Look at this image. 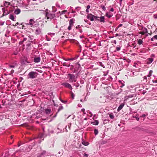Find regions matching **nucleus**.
Here are the masks:
<instances>
[{"mask_svg": "<svg viewBox=\"0 0 157 157\" xmlns=\"http://www.w3.org/2000/svg\"><path fill=\"white\" fill-rule=\"evenodd\" d=\"M45 17H47V19H49L51 20L56 17L55 13H52L50 11H49L48 9L45 10Z\"/></svg>", "mask_w": 157, "mask_h": 157, "instance_id": "f257e3e1", "label": "nucleus"}, {"mask_svg": "<svg viewBox=\"0 0 157 157\" xmlns=\"http://www.w3.org/2000/svg\"><path fill=\"white\" fill-rule=\"evenodd\" d=\"M38 75L36 72L31 71L28 75V78H36Z\"/></svg>", "mask_w": 157, "mask_h": 157, "instance_id": "f03ea898", "label": "nucleus"}, {"mask_svg": "<svg viewBox=\"0 0 157 157\" xmlns=\"http://www.w3.org/2000/svg\"><path fill=\"white\" fill-rule=\"evenodd\" d=\"M68 77L69 78V79L70 82H75L76 81L75 78H77V77H75V76L73 74H68Z\"/></svg>", "mask_w": 157, "mask_h": 157, "instance_id": "7ed1b4c3", "label": "nucleus"}, {"mask_svg": "<svg viewBox=\"0 0 157 157\" xmlns=\"http://www.w3.org/2000/svg\"><path fill=\"white\" fill-rule=\"evenodd\" d=\"M75 21V20L74 18H72L69 21V26L68 27V30H70L71 29V27L73 26V24Z\"/></svg>", "mask_w": 157, "mask_h": 157, "instance_id": "20e7f679", "label": "nucleus"}, {"mask_svg": "<svg viewBox=\"0 0 157 157\" xmlns=\"http://www.w3.org/2000/svg\"><path fill=\"white\" fill-rule=\"evenodd\" d=\"M35 23V22L34 20L32 19L29 20V22L27 24H25L26 25H30L31 27H32L33 26L34 24Z\"/></svg>", "mask_w": 157, "mask_h": 157, "instance_id": "39448f33", "label": "nucleus"}, {"mask_svg": "<svg viewBox=\"0 0 157 157\" xmlns=\"http://www.w3.org/2000/svg\"><path fill=\"white\" fill-rule=\"evenodd\" d=\"M62 85L64 86L65 87H67L70 89L71 90H72V88L71 86L68 83L65 82L62 84Z\"/></svg>", "mask_w": 157, "mask_h": 157, "instance_id": "423d86ee", "label": "nucleus"}, {"mask_svg": "<svg viewBox=\"0 0 157 157\" xmlns=\"http://www.w3.org/2000/svg\"><path fill=\"white\" fill-rule=\"evenodd\" d=\"M154 59L152 58H147L145 61L146 63L147 64H151L153 61Z\"/></svg>", "mask_w": 157, "mask_h": 157, "instance_id": "0eeeda50", "label": "nucleus"}, {"mask_svg": "<svg viewBox=\"0 0 157 157\" xmlns=\"http://www.w3.org/2000/svg\"><path fill=\"white\" fill-rule=\"evenodd\" d=\"M2 10L3 12V14L2 16L6 15L9 13V12L8 10L7 9L6 10L5 8H2Z\"/></svg>", "mask_w": 157, "mask_h": 157, "instance_id": "6e6552de", "label": "nucleus"}, {"mask_svg": "<svg viewBox=\"0 0 157 157\" xmlns=\"http://www.w3.org/2000/svg\"><path fill=\"white\" fill-rule=\"evenodd\" d=\"M94 15L91 13H89L87 16V18L90 20L91 21H94Z\"/></svg>", "mask_w": 157, "mask_h": 157, "instance_id": "1a4fd4ad", "label": "nucleus"}, {"mask_svg": "<svg viewBox=\"0 0 157 157\" xmlns=\"http://www.w3.org/2000/svg\"><path fill=\"white\" fill-rule=\"evenodd\" d=\"M147 28H144V29L142 31L140 32H139V33L140 34L144 35L146 33H147Z\"/></svg>", "mask_w": 157, "mask_h": 157, "instance_id": "9d476101", "label": "nucleus"}, {"mask_svg": "<svg viewBox=\"0 0 157 157\" xmlns=\"http://www.w3.org/2000/svg\"><path fill=\"white\" fill-rule=\"evenodd\" d=\"M40 57H35L34 59V62L35 63H37L40 61Z\"/></svg>", "mask_w": 157, "mask_h": 157, "instance_id": "9b49d317", "label": "nucleus"}, {"mask_svg": "<svg viewBox=\"0 0 157 157\" xmlns=\"http://www.w3.org/2000/svg\"><path fill=\"white\" fill-rule=\"evenodd\" d=\"M105 16L108 18H110L113 16V14L110 12H107L106 13Z\"/></svg>", "mask_w": 157, "mask_h": 157, "instance_id": "f8f14e48", "label": "nucleus"}, {"mask_svg": "<svg viewBox=\"0 0 157 157\" xmlns=\"http://www.w3.org/2000/svg\"><path fill=\"white\" fill-rule=\"evenodd\" d=\"M9 17L10 19L13 21H16L15 19L16 18V16H15L14 17L13 15L12 14H10Z\"/></svg>", "mask_w": 157, "mask_h": 157, "instance_id": "ddd939ff", "label": "nucleus"}, {"mask_svg": "<svg viewBox=\"0 0 157 157\" xmlns=\"http://www.w3.org/2000/svg\"><path fill=\"white\" fill-rule=\"evenodd\" d=\"M124 103H121V104L118 107L117 109V111H120L123 108V107L124 106Z\"/></svg>", "mask_w": 157, "mask_h": 157, "instance_id": "4468645a", "label": "nucleus"}, {"mask_svg": "<svg viewBox=\"0 0 157 157\" xmlns=\"http://www.w3.org/2000/svg\"><path fill=\"white\" fill-rule=\"evenodd\" d=\"M10 2L5 1L4 3V6L6 8H7L8 6L10 5Z\"/></svg>", "mask_w": 157, "mask_h": 157, "instance_id": "2eb2a0df", "label": "nucleus"}, {"mask_svg": "<svg viewBox=\"0 0 157 157\" xmlns=\"http://www.w3.org/2000/svg\"><path fill=\"white\" fill-rule=\"evenodd\" d=\"M99 21L101 22H103V23L105 22V17L104 16H101L100 17H99Z\"/></svg>", "mask_w": 157, "mask_h": 157, "instance_id": "dca6fc26", "label": "nucleus"}, {"mask_svg": "<svg viewBox=\"0 0 157 157\" xmlns=\"http://www.w3.org/2000/svg\"><path fill=\"white\" fill-rule=\"evenodd\" d=\"M46 153V151H43L39 155L37 156V157H40L42 156H44Z\"/></svg>", "mask_w": 157, "mask_h": 157, "instance_id": "f3484780", "label": "nucleus"}, {"mask_svg": "<svg viewBox=\"0 0 157 157\" xmlns=\"http://www.w3.org/2000/svg\"><path fill=\"white\" fill-rule=\"evenodd\" d=\"M21 12V10L19 9H17L14 10V13L16 14H19Z\"/></svg>", "mask_w": 157, "mask_h": 157, "instance_id": "a211bd4d", "label": "nucleus"}, {"mask_svg": "<svg viewBox=\"0 0 157 157\" xmlns=\"http://www.w3.org/2000/svg\"><path fill=\"white\" fill-rule=\"evenodd\" d=\"M63 66H66L68 67L70 65V63L64 62L63 63Z\"/></svg>", "mask_w": 157, "mask_h": 157, "instance_id": "6ab92c4d", "label": "nucleus"}, {"mask_svg": "<svg viewBox=\"0 0 157 157\" xmlns=\"http://www.w3.org/2000/svg\"><path fill=\"white\" fill-rule=\"evenodd\" d=\"M91 123L94 125H97L98 124L99 121L98 120H95L94 121L91 122Z\"/></svg>", "mask_w": 157, "mask_h": 157, "instance_id": "aec40b11", "label": "nucleus"}, {"mask_svg": "<svg viewBox=\"0 0 157 157\" xmlns=\"http://www.w3.org/2000/svg\"><path fill=\"white\" fill-rule=\"evenodd\" d=\"M51 111L50 109H45V112L47 114H50Z\"/></svg>", "mask_w": 157, "mask_h": 157, "instance_id": "412c9836", "label": "nucleus"}, {"mask_svg": "<svg viewBox=\"0 0 157 157\" xmlns=\"http://www.w3.org/2000/svg\"><path fill=\"white\" fill-rule=\"evenodd\" d=\"M41 32V30L40 28H38L36 30L35 33L36 34H38L40 33Z\"/></svg>", "mask_w": 157, "mask_h": 157, "instance_id": "4be33fe9", "label": "nucleus"}, {"mask_svg": "<svg viewBox=\"0 0 157 157\" xmlns=\"http://www.w3.org/2000/svg\"><path fill=\"white\" fill-rule=\"evenodd\" d=\"M119 82L121 83L120 84V86L122 87L124 85V82L123 81H119Z\"/></svg>", "mask_w": 157, "mask_h": 157, "instance_id": "5701e85b", "label": "nucleus"}, {"mask_svg": "<svg viewBox=\"0 0 157 157\" xmlns=\"http://www.w3.org/2000/svg\"><path fill=\"white\" fill-rule=\"evenodd\" d=\"M82 144L84 145H85V146H87L89 144V143L88 142H85V141H83L82 142Z\"/></svg>", "mask_w": 157, "mask_h": 157, "instance_id": "b1692460", "label": "nucleus"}, {"mask_svg": "<svg viewBox=\"0 0 157 157\" xmlns=\"http://www.w3.org/2000/svg\"><path fill=\"white\" fill-rule=\"evenodd\" d=\"M99 17L98 16H95L94 15V20H95V21H99Z\"/></svg>", "mask_w": 157, "mask_h": 157, "instance_id": "393cba45", "label": "nucleus"}, {"mask_svg": "<svg viewBox=\"0 0 157 157\" xmlns=\"http://www.w3.org/2000/svg\"><path fill=\"white\" fill-rule=\"evenodd\" d=\"M17 66V64L15 63L14 65H10L9 67L10 68H14Z\"/></svg>", "mask_w": 157, "mask_h": 157, "instance_id": "a878e982", "label": "nucleus"}, {"mask_svg": "<svg viewBox=\"0 0 157 157\" xmlns=\"http://www.w3.org/2000/svg\"><path fill=\"white\" fill-rule=\"evenodd\" d=\"M138 43L139 44H141L143 43V40H142L139 39L138 41Z\"/></svg>", "mask_w": 157, "mask_h": 157, "instance_id": "bb28decb", "label": "nucleus"}, {"mask_svg": "<svg viewBox=\"0 0 157 157\" xmlns=\"http://www.w3.org/2000/svg\"><path fill=\"white\" fill-rule=\"evenodd\" d=\"M94 133L95 135H97L98 134V130L97 129H95L94 130Z\"/></svg>", "mask_w": 157, "mask_h": 157, "instance_id": "cd10ccee", "label": "nucleus"}, {"mask_svg": "<svg viewBox=\"0 0 157 157\" xmlns=\"http://www.w3.org/2000/svg\"><path fill=\"white\" fill-rule=\"evenodd\" d=\"M63 109V107L62 105L59 106L58 109V112H59L60 110Z\"/></svg>", "mask_w": 157, "mask_h": 157, "instance_id": "c85d7f7f", "label": "nucleus"}, {"mask_svg": "<svg viewBox=\"0 0 157 157\" xmlns=\"http://www.w3.org/2000/svg\"><path fill=\"white\" fill-rule=\"evenodd\" d=\"M110 118L112 119H113L114 118V116L112 113H111L109 115Z\"/></svg>", "mask_w": 157, "mask_h": 157, "instance_id": "c756f323", "label": "nucleus"}, {"mask_svg": "<svg viewBox=\"0 0 157 157\" xmlns=\"http://www.w3.org/2000/svg\"><path fill=\"white\" fill-rule=\"evenodd\" d=\"M67 12V10H64L62 12H61V13H60V15L62 14H65L66 12Z\"/></svg>", "mask_w": 157, "mask_h": 157, "instance_id": "7c9ffc66", "label": "nucleus"}, {"mask_svg": "<svg viewBox=\"0 0 157 157\" xmlns=\"http://www.w3.org/2000/svg\"><path fill=\"white\" fill-rule=\"evenodd\" d=\"M138 117V115H137V117L135 116H132L133 117L136 118V120L137 121H139V118Z\"/></svg>", "mask_w": 157, "mask_h": 157, "instance_id": "2f4dec72", "label": "nucleus"}, {"mask_svg": "<svg viewBox=\"0 0 157 157\" xmlns=\"http://www.w3.org/2000/svg\"><path fill=\"white\" fill-rule=\"evenodd\" d=\"M121 48L120 47H116V51H119L120 50Z\"/></svg>", "mask_w": 157, "mask_h": 157, "instance_id": "473e14b6", "label": "nucleus"}, {"mask_svg": "<svg viewBox=\"0 0 157 157\" xmlns=\"http://www.w3.org/2000/svg\"><path fill=\"white\" fill-rule=\"evenodd\" d=\"M60 100L63 103H66L67 102V101H63L61 98L60 99Z\"/></svg>", "mask_w": 157, "mask_h": 157, "instance_id": "72a5a7b5", "label": "nucleus"}, {"mask_svg": "<svg viewBox=\"0 0 157 157\" xmlns=\"http://www.w3.org/2000/svg\"><path fill=\"white\" fill-rule=\"evenodd\" d=\"M99 65L101 66L103 68H105V67L104 66V65L101 62H100L99 63Z\"/></svg>", "mask_w": 157, "mask_h": 157, "instance_id": "f704fd0d", "label": "nucleus"}, {"mask_svg": "<svg viewBox=\"0 0 157 157\" xmlns=\"http://www.w3.org/2000/svg\"><path fill=\"white\" fill-rule=\"evenodd\" d=\"M33 41H29L28 43L27 44V45L28 46H29L31 44V42H32Z\"/></svg>", "mask_w": 157, "mask_h": 157, "instance_id": "c9c22d12", "label": "nucleus"}, {"mask_svg": "<svg viewBox=\"0 0 157 157\" xmlns=\"http://www.w3.org/2000/svg\"><path fill=\"white\" fill-rule=\"evenodd\" d=\"M101 7L104 11H105L106 10L105 7L104 6H101Z\"/></svg>", "mask_w": 157, "mask_h": 157, "instance_id": "e433bc0d", "label": "nucleus"}, {"mask_svg": "<svg viewBox=\"0 0 157 157\" xmlns=\"http://www.w3.org/2000/svg\"><path fill=\"white\" fill-rule=\"evenodd\" d=\"M144 28L145 27H144L143 26H141L140 27H139V29L140 30L142 31Z\"/></svg>", "mask_w": 157, "mask_h": 157, "instance_id": "4c0bfd02", "label": "nucleus"}, {"mask_svg": "<svg viewBox=\"0 0 157 157\" xmlns=\"http://www.w3.org/2000/svg\"><path fill=\"white\" fill-rule=\"evenodd\" d=\"M4 22H3L2 21H1L0 22V26L2 25H4Z\"/></svg>", "mask_w": 157, "mask_h": 157, "instance_id": "58836bf2", "label": "nucleus"}, {"mask_svg": "<svg viewBox=\"0 0 157 157\" xmlns=\"http://www.w3.org/2000/svg\"><path fill=\"white\" fill-rule=\"evenodd\" d=\"M43 136V135L42 134H41L40 135L38 136V137L40 139H41L42 137Z\"/></svg>", "mask_w": 157, "mask_h": 157, "instance_id": "ea45409f", "label": "nucleus"}, {"mask_svg": "<svg viewBox=\"0 0 157 157\" xmlns=\"http://www.w3.org/2000/svg\"><path fill=\"white\" fill-rule=\"evenodd\" d=\"M153 38H154V39L157 40V35L154 36Z\"/></svg>", "mask_w": 157, "mask_h": 157, "instance_id": "a19ab883", "label": "nucleus"}, {"mask_svg": "<svg viewBox=\"0 0 157 157\" xmlns=\"http://www.w3.org/2000/svg\"><path fill=\"white\" fill-rule=\"evenodd\" d=\"M123 25L122 24H120L118 26L117 28V29L118 28H120V27L122 26Z\"/></svg>", "mask_w": 157, "mask_h": 157, "instance_id": "79ce46f5", "label": "nucleus"}, {"mask_svg": "<svg viewBox=\"0 0 157 157\" xmlns=\"http://www.w3.org/2000/svg\"><path fill=\"white\" fill-rule=\"evenodd\" d=\"M74 95L73 94V93H71V97H72V98L73 99H74Z\"/></svg>", "mask_w": 157, "mask_h": 157, "instance_id": "37998d69", "label": "nucleus"}, {"mask_svg": "<svg viewBox=\"0 0 157 157\" xmlns=\"http://www.w3.org/2000/svg\"><path fill=\"white\" fill-rule=\"evenodd\" d=\"M153 17L155 19H157V15L156 14H155L153 16Z\"/></svg>", "mask_w": 157, "mask_h": 157, "instance_id": "c03bdc74", "label": "nucleus"}, {"mask_svg": "<svg viewBox=\"0 0 157 157\" xmlns=\"http://www.w3.org/2000/svg\"><path fill=\"white\" fill-rule=\"evenodd\" d=\"M84 156L86 157H87L88 156V155L86 153H85Z\"/></svg>", "mask_w": 157, "mask_h": 157, "instance_id": "a18cd8bd", "label": "nucleus"}, {"mask_svg": "<svg viewBox=\"0 0 157 157\" xmlns=\"http://www.w3.org/2000/svg\"><path fill=\"white\" fill-rule=\"evenodd\" d=\"M114 9L113 8H112L109 11L111 12H113L114 11Z\"/></svg>", "mask_w": 157, "mask_h": 157, "instance_id": "49530a36", "label": "nucleus"}, {"mask_svg": "<svg viewBox=\"0 0 157 157\" xmlns=\"http://www.w3.org/2000/svg\"><path fill=\"white\" fill-rule=\"evenodd\" d=\"M81 111L82 112H83L84 113V114H86V113H85V109H81Z\"/></svg>", "mask_w": 157, "mask_h": 157, "instance_id": "de8ad7c7", "label": "nucleus"}, {"mask_svg": "<svg viewBox=\"0 0 157 157\" xmlns=\"http://www.w3.org/2000/svg\"><path fill=\"white\" fill-rule=\"evenodd\" d=\"M112 43H113L115 44H116L117 41L116 40H114L112 42Z\"/></svg>", "mask_w": 157, "mask_h": 157, "instance_id": "09e8293b", "label": "nucleus"}, {"mask_svg": "<svg viewBox=\"0 0 157 157\" xmlns=\"http://www.w3.org/2000/svg\"><path fill=\"white\" fill-rule=\"evenodd\" d=\"M152 82L153 83H157V79L156 80H153Z\"/></svg>", "mask_w": 157, "mask_h": 157, "instance_id": "8fccbe9b", "label": "nucleus"}, {"mask_svg": "<svg viewBox=\"0 0 157 157\" xmlns=\"http://www.w3.org/2000/svg\"><path fill=\"white\" fill-rule=\"evenodd\" d=\"M27 38H24L23 39V40L21 42H23L24 41H26L27 40Z\"/></svg>", "mask_w": 157, "mask_h": 157, "instance_id": "3c124183", "label": "nucleus"}, {"mask_svg": "<svg viewBox=\"0 0 157 157\" xmlns=\"http://www.w3.org/2000/svg\"><path fill=\"white\" fill-rule=\"evenodd\" d=\"M80 25H78L76 26V29H78V28H80Z\"/></svg>", "mask_w": 157, "mask_h": 157, "instance_id": "603ef678", "label": "nucleus"}, {"mask_svg": "<svg viewBox=\"0 0 157 157\" xmlns=\"http://www.w3.org/2000/svg\"><path fill=\"white\" fill-rule=\"evenodd\" d=\"M90 5H88L87 6V9H89L90 8Z\"/></svg>", "mask_w": 157, "mask_h": 157, "instance_id": "864d4df0", "label": "nucleus"}, {"mask_svg": "<svg viewBox=\"0 0 157 157\" xmlns=\"http://www.w3.org/2000/svg\"><path fill=\"white\" fill-rule=\"evenodd\" d=\"M79 32L82 33V29H79Z\"/></svg>", "mask_w": 157, "mask_h": 157, "instance_id": "5fc2aeb1", "label": "nucleus"}, {"mask_svg": "<svg viewBox=\"0 0 157 157\" xmlns=\"http://www.w3.org/2000/svg\"><path fill=\"white\" fill-rule=\"evenodd\" d=\"M152 72H153L151 70L149 72V74H151H151H152Z\"/></svg>", "mask_w": 157, "mask_h": 157, "instance_id": "6e6d98bb", "label": "nucleus"}, {"mask_svg": "<svg viewBox=\"0 0 157 157\" xmlns=\"http://www.w3.org/2000/svg\"><path fill=\"white\" fill-rule=\"evenodd\" d=\"M131 72V73H130V75H132L133 76L134 75V73L133 72H132V71Z\"/></svg>", "mask_w": 157, "mask_h": 157, "instance_id": "4d7b16f0", "label": "nucleus"}, {"mask_svg": "<svg viewBox=\"0 0 157 157\" xmlns=\"http://www.w3.org/2000/svg\"><path fill=\"white\" fill-rule=\"evenodd\" d=\"M78 106L79 107H82V105L81 104H79L78 105Z\"/></svg>", "mask_w": 157, "mask_h": 157, "instance_id": "13d9d810", "label": "nucleus"}, {"mask_svg": "<svg viewBox=\"0 0 157 157\" xmlns=\"http://www.w3.org/2000/svg\"><path fill=\"white\" fill-rule=\"evenodd\" d=\"M143 78H144V79H145L146 80L147 79V77L146 76H144L143 77Z\"/></svg>", "mask_w": 157, "mask_h": 157, "instance_id": "bf43d9fd", "label": "nucleus"}, {"mask_svg": "<svg viewBox=\"0 0 157 157\" xmlns=\"http://www.w3.org/2000/svg\"><path fill=\"white\" fill-rule=\"evenodd\" d=\"M64 60H65L66 61H67L70 60V59H64Z\"/></svg>", "mask_w": 157, "mask_h": 157, "instance_id": "052dcab7", "label": "nucleus"}, {"mask_svg": "<svg viewBox=\"0 0 157 157\" xmlns=\"http://www.w3.org/2000/svg\"><path fill=\"white\" fill-rule=\"evenodd\" d=\"M154 40V38H153V37H152V38H151V40L152 41H153Z\"/></svg>", "mask_w": 157, "mask_h": 157, "instance_id": "680f3d73", "label": "nucleus"}, {"mask_svg": "<svg viewBox=\"0 0 157 157\" xmlns=\"http://www.w3.org/2000/svg\"><path fill=\"white\" fill-rule=\"evenodd\" d=\"M86 12H87V13H88L89 12V9H86Z\"/></svg>", "mask_w": 157, "mask_h": 157, "instance_id": "e2e57ef3", "label": "nucleus"}, {"mask_svg": "<svg viewBox=\"0 0 157 157\" xmlns=\"http://www.w3.org/2000/svg\"><path fill=\"white\" fill-rule=\"evenodd\" d=\"M46 39L48 41H49L50 40V39H48V37L47 36H46Z\"/></svg>", "mask_w": 157, "mask_h": 157, "instance_id": "0e129e2a", "label": "nucleus"}, {"mask_svg": "<svg viewBox=\"0 0 157 157\" xmlns=\"http://www.w3.org/2000/svg\"><path fill=\"white\" fill-rule=\"evenodd\" d=\"M151 74H150L149 73V74L147 75V76L148 77H150L151 76Z\"/></svg>", "mask_w": 157, "mask_h": 157, "instance_id": "69168bd1", "label": "nucleus"}, {"mask_svg": "<svg viewBox=\"0 0 157 157\" xmlns=\"http://www.w3.org/2000/svg\"><path fill=\"white\" fill-rule=\"evenodd\" d=\"M145 116H146V115L145 114H143L141 116V117H145Z\"/></svg>", "mask_w": 157, "mask_h": 157, "instance_id": "338daca9", "label": "nucleus"}, {"mask_svg": "<svg viewBox=\"0 0 157 157\" xmlns=\"http://www.w3.org/2000/svg\"><path fill=\"white\" fill-rule=\"evenodd\" d=\"M84 21L86 22H87L88 21V20H85L84 19Z\"/></svg>", "mask_w": 157, "mask_h": 157, "instance_id": "774afa93", "label": "nucleus"}]
</instances>
